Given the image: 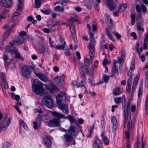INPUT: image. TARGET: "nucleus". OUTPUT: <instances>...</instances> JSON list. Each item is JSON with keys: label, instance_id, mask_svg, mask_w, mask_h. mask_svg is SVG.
<instances>
[{"label": "nucleus", "instance_id": "f257e3e1", "mask_svg": "<svg viewBox=\"0 0 148 148\" xmlns=\"http://www.w3.org/2000/svg\"><path fill=\"white\" fill-rule=\"evenodd\" d=\"M53 116H57V117L54 118L53 119L50 121L48 123V125L50 127H56L59 126L60 123V119L65 118L64 114L55 111L52 112Z\"/></svg>", "mask_w": 148, "mask_h": 148}, {"label": "nucleus", "instance_id": "f03ea898", "mask_svg": "<svg viewBox=\"0 0 148 148\" xmlns=\"http://www.w3.org/2000/svg\"><path fill=\"white\" fill-rule=\"evenodd\" d=\"M141 2V0H135V3L136 4L135 8L137 12V16L139 19L141 20V22H143V20L142 16L143 12L145 13L147 10V9L146 6L143 4H141L140 5L139 4H140Z\"/></svg>", "mask_w": 148, "mask_h": 148}, {"label": "nucleus", "instance_id": "7ed1b4c3", "mask_svg": "<svg viewBox=\"0 0 148 148\" xmlns=\"http://www.w3.org/2000/svg\"><path fill=\"white\" fill-rule=\"evenodd\" d=\"M33 91L36 94H41L43 93V88L42 84L38 79L34 80L32 85Z\"/></svg>", "mask_w": 148, "mask_h": 148}, {"label": "nucleus", "instance_id": "20e7f679", "mask_svg": "<svg viewBox=\"0 0 148 148\" xmlns=\"http://www.w3.org/2000/svg\"><path fill=\"white\" fill-rule=\"evenodd\" d=\"M36 49L37 52L40 54H43L45 52L47 53V55H50L49 51L47 46L41 40L38 43Z\"/></svg>", "mask_w": 148, "mask_h": 148}, {"label": "nucleus", "instance_id": "39448f33", "mask_svg": "<svg viewBox=\"0 0 148 148\" xmlns=\"http://www.w3.org/2000/svg\"><path fill=\"white\" fill-rule=\"evenodd\" d=\"M130 101L127 102L126 109L127 113L126 115V124H127L128 130H130L132 128V124L131 120V112L130 110Z\"/></svg>", "mask_w": 148, "mask_h": 148}, {"label": "nucleus", "instance_id": "423d86ee", "mask_svg": "<svg viewBox=\"0 0 148 148\" xmlns=\"http://www.w3.org/2000/svg\"><path fill=\"white\" fill-rule=\"evenodd\" d=\"M42 102L44 105L49 108H52L53 106L52 100L50 95L45 96L42 99Z\"/></svg>", "mask_w": 148, "mask_h": 148}, {"label": "nucleus", "instance_id": "0eeeda50", "mask_svg": "<svg viewBox=\"0 0 148 148\" xmlns=\"http://www.w3.org/2000/svg\"><path fill=\"white\" fill-rule=\"evenodd\" d=\"M7 118V116L4 118V120L0 122V133L2 130H6L7 128L10 125L12 118H10L7 120L6 123H5V121Z\"/></svg>", "mask_w": 148, "mask_h": 148}, {"label": "nucleus", "instance_id": "6e6552de", "mask_svg": "<svg viewBox=\"0 0 148 148\" xmlns=\"http://www.w3.org/2000/svg\"><path fill=\"white\" fill-rule=\"evenodd\" d=\"M34 69V67L32 66L25 65L21 69V72L23 75L27 77L31 73V70Z\"/></svg>", "mask_w": 148, "mask_h": 148}, {"label": "nucleus", "instance_id": "1a4fd4ad", "mask_svg": "<svg viewBox=\"0 0 148 148\" xmlns=\"http://www.w3.org/2000/svg\"><path fill=\"white\" fill-rule=\"evenodd\" d=\"M5 52L8 53H10L12 55L15 56H20L21 54L18 50L16 48L12 49L9 46H7L5 48Z\"/></svg>", "mask_w": 148, "mask_h": 148}, {"label": "nucleus", "instance_id": "9d476101", "mask_svg": "<svg viewBox=\"0 0 148 148\" xmlns=\"http://www.w3.org/2000/svg\"><path fill=\"white\" fill-rule=\"evenodd\" d=\"M23 0H18L17 9L12 17L13 18H14L16 16H18L21 13L22 10V7L23 5Z\"/></svg>", "mask_w": 148, "mask_h": 148}, {"label": "nucleus", "instance_id": "9b49d317", "mask_svg": "<svg viewBox=\"0 0 148 148\" xmlns=\"http://www.w3.org/2000/svg\"><path fill=\"white\" fill-rule=\"evenodd\" d=\"M71 135L68 134H66L64 135V138L67 143L66 144L68 145H69L72 142L73 143L72 144L74 145L75 144V140Z\"/></svg>", "mask_w": 148, "mask_h": 148}, {"label": "nucleus", "instance_id": "f8f14e48", "mask_svg": "<svg viewBox=\"0 0 148 148\" xmlns=\"http://www.w3.org/2000/svg\"><path fill=\"white\" fill-rule=\"evenodd\" d=\"M104 15L106 21L107 26L110 28H111V29H113V31H114V28L112 26L113 24L112 20L110 17V16L107 13L105 14Z\"/></svg>", "mask_w": 148, "mask_h": 148}, {"label": "nucleus", "instance_id": "ddd939ff", "mask_svg": "<svg viewBox=\"0 0 148 148\" xmlns=\"http://www.w3.org/2000/svg\"><path fill=\"white\" fill-rule=\"evenodd\" d=\"M24 40V39L23 37L21 36L17 38L14 40L12 42H10V44L11 47L13 46L14 45H19L22 44Z\"/></svg>", "mask_w": 148, "mask_h": 148}, {"label": "nucleus", "instance_id": "4468645a", "mask_svg": "<svg viewBox=\"0 0 148 148\" xmlns=\"http://www.w3.org/2000/svg\"><path fill=\"white\" fill-rule=\"evenodd\" d=\"M111 122L112 125V131L115 133L118 127V123L116 118L115 116H112Z\"/></svg>", "mask_w": 148, "mask_h": 148}, {"label": "nucleus", "instance_id": "2eb2a0df", "mask_svg": "<svg viewBox=\"0 0 148 148\" xmlns=\"http://www.w3.org/2000/svg\"><path fill=\"white\" fill-rule=\"evenodd\" d=\"M58 106L59 108L65 114H67L69 112V110L67 105L65 104L60 103L59 104Z\"/></svg>", "mask_w": 148, "mask_h": 148}, {"label": "nucleus", "instance_id": "dca6fc26", "mask_svg": "<svg viewBox=\"0 0 148 148\" xmlns=\"http://www.w3.org/2000/svg\"><path fill=\"white\" fill-rule=\"evenodd\" d=\"M0 75L4 87L6 89H8V86L7 82L6 76L5 74L3 73L0 72Z\"/></svg>", "mask_w": 148, "mask_h": 148}, {"label": "nucleus", "instance_id": "f3484780", "mask_svg": "<svg viewBox=\"0 0 148 148\" xmlns=\"http://www.w3.org/2000/svg\"><path fill=\"white\" fill-rule=\"evenodd\" d=\"M66 96L65 93L64 92H60L56 97V99L57 101L61 102L63 99H65Z\"/></svg>", "mask_w": 148, "mask_h": 148}, {"label": "nucleus", "instance_id": "a211bd4d", "mask_svg": "<svg viewBox=\"0 0 148 148\" xmlns=\"http://www.w3.org/2000/svg\"><path fill=\"white\" fill-rule=\"evenodd\" d=\"M70 30L71 33L74 41L77 42V39L76 33L74 27L73 25H71L70 26Z\"/></svg>", "mask_w": 148, "mask_h": 148}, {"label": "nucleus", "instance_id": "6ab92c4d", "mask_svg": "<svg viewBox=\"0 0 148 148\" xmlns=\"http://www.w3.org/2000/svg\"><path fill=\"white\" fill-rule=\"evenodd\" d=\"M102 144L101 142L98 138H96L94 140L93 147V148H102Z\"/></svg>", "mask_w": 148, "mask_h": 148}, {"label": "nucleus", "instance_id": "aec40b11", "mask_svg": "<svg viewBox=\"0 0 148 148\" xmlns=\"http://www.w3.org/2000/svg\"><path fill=\"white\" fill-rule=\"evenodd\" d=\"M12 3V0H1L0 1L1 5L5 7H10Z\"/></svg>", "mask_w": 148, "mask_h": 148}, {"label": "nucleus", "instance_id": "412c9836", "mask_svg": "<svg viewBox=\"0 0 148 148\" xmlns=\"http://www.w3.org/2000/svg\"><path fill=\"white\" fill-rule=\"evenodd\" d=\"M48 88L51 92L54 93L59 91L58 88L55 85L53 84H50L48 86Z\"/></svg>", "mask_w": 148, "mask_h": 148}, {"label": "nucleus", "instance_id": "4be33fe9", "mask_svg": "<svg viewBox=\"0 0 148 148\" xmlns=\"http://www.w3.org/2000/svg\"><path fill=\"white\" fill-rule=\"evenodd\" d=\"M106 4L109 8V10L111 11L113 10L116 7L114 4V1L113 0H106Z\"/></svg>", "mask_w": 148, "mask_h": 148}, {"label": "nucleus", "instance_id": "5701e85b", "mask_svg": "<svg viewBox=\"0 0 148 148\" xmlns=\"http://www.w3.org/2000/svg\"><path fill=\"white\" fill-rule=\"evenodd\" d=\"M126 106L125 103H122V110L124 117V128L126 126V113H127L126 109Z\"/></svg>", "mask_w": 148, "mask_h": 148}, {"label": "nucleus", "instance_id": "b1692460", "mask_svg": "<svg viewBox=\"0 0 148 148\" xmlns=\"http://www.w3.org/2000/svg\"><path fill=\"white\" fill-rule=\"evenodd\" d=\"M33 123L34 124V129L35 130L38 129L40 127L41 123L40 118H37L36 121L33 122Z\"/></svg>", "mask_w": 148, "mask_h": 148}, {"label": "nucleus", "instance_id": "393cba45", "mask_svg": "<svg viewBox=\"0 0 148 148\" xmlns=\"http://www.w3.org/2000/svg\"><path fill=\"white\" fill-rule=\"evenodd\" d=\"M76 127L71 126L68 130L67 132L72 136H76L77 135L78 132V131H76Z\"/></svg>", "mask_w": 148, "mask_h": 148}, {"label": "nucleus", "instance_id": "a878e982", "mask_svg": "<svg viewBox=\"0 0 148 148\" xmlns=\"http://www.w3.org/2000/svg\"><path fill=\"white\" fill-rule=\"evenodd\" d=\"M34 73L36 76L42 81L46 82L47 81V77L44 74L36 73L35 71L34 72Z\"/></svg>", "mask_w": 148, "mask_h": 148}, {"label": "nucleus", "instance_id": "bb28decb", "mask_svg": "<svg viewBox=\"0 0 148 148\" xmlns=\"http://www.w3.org/2000/svg\"><path fill=\"white\" fill-rule=\"evenodd\" d=\"M118 64V62L117 60H114L113 62V66L112 69L111 71L114 73H116L118 75H119L118 71V65L116 64Z\"/></svg>", "mask_w": 148, "mask_h": 148}, {"label": "nucleus", "instance_id": "cd10ccee", "mask_svg": "<svg viewBox=\"0 0 148 148\" xmlns=\"http://www.w3.org/2000/svg\"><path fill=\"white\" fill-rule=\"evenodd\" d=\"M123 91V88H116L112 91L113 95L114 96L118 95L122 93Z\"/></svg>", "mask_w": 148, "mask_h": 148}, {"label": "nucleus", "instance_id": "c85d7f7f", "mask_svg": "<svg viewBox=\"0 0 148 148\" xmlns=\"http://www.w3.org/2000/svg\"><path fill=\"white\" fill-rule=\"evenodd\" d=\"M43 140L45 145L47 147H50L51 145L50 139L47 136H46L44 138Z\"/></svg>", "mask_w": 148, "mask_h": 148}, {"label": "nucleus", "instance_id": "c756f323", "mask_svg": "<svg viewBox=\"0 0 148 148\" xmlns=\"http://www.w3.org/2000/svg\"><path fill=\"white\" fill-rule=\"evenodd\" d=\"M83 81H81V83L77 82L76 81H72L71 84L74 87L76 88H79L84 86V84H83Z\"/></svg>", "mask_w": 148, "mask_h": 148}, {"label": "nucleus", "instance_id": "7c9ffc66", "mask_svg": "<svg viewBox=\"0 0 148 148\" xmlns=\"http://www.w3.org/2000/svg\"><path fill=\"white\" fill-rule=\"evenodd\" d=\"M46 0H35V6L34 7V8H39L41 5Z\"/></svg>", "mask_w": 148, "mask_h": 148}, {"label": "nucleus", "instance_id": "2f4dec72", "mask_svg": "<svg viewBox=\"0 0 148 148\" xmlns=\"http://www.w3.org/2000/svg\"><path fill=\"white\" fill-rule=\"evenodd\" d=\"M14 25H15L14 24L12 25V26L9 27V29L4 33L3 38V41H4L7 38L8 36L9 35L10 32Z\"/></svg>", "mask_w": 148, "mask_h": 148}, {"label": "nucleus", "instance_id": "473e14b6", "mask_svg": "<svg viewBox=\"0 0 148 148\" xmlns=\"http://www.w3.org/2000/svg\"><path fill=\"white\" fill-rule=\"evenodd\" d=\"M57 23H55V24L51 25L48 24L47 26L50 28L51 30L53 32L55 31L58 29V27L57 26Z\"/></svg>", "mask_w": 148, "mask_h": 148}, {"label": "nucleus", "instance_id": "72a5a7b5", "mask_svg": "<svg viewBox=\"0 0 148 148\" xmlns=\"http://www.w3.org/2000/svg\"><path fill=\"white\" fill-rule=\"evenodd\" d=\"M148 42V35L146 36L144 42L143 48L144 49H147V43Z\"/></svg>", "mask_w": 148, "mask_h": 148}, {"label": "nucleus", "instance_id": "f704fd0d", "mask_svg": "<svg viewBox=\"0 0 148 148\" xmlns=\"http://www.w3.org/2000/svg\"><path fill=\"white\" fill-rule=\"evenodd\" d=\"M55 81L57 84H59L63 82V79L60 76H57L55 78Z\"/></svg>", "mask_w": 148, "mask_h": 148}, {"label": "nucleus", "instance_id": "c9c22d12", "mask_svg": "<svg viewBox=\"0 0 148 148\" xmlns=\"http://www.w3.org/2000/svg\"><path fill=\"white\" fill-rule=\"evenodd\" d=\"M132 82V81H127L126 87V91L128 93L130 91Z\"/></svg>", "mask_w": 148, "mask_h": 148}, {"label": "nucleus", "instance_id": "e433bc0d", "mask_svg": "<svg viewBox=\"0 0 148 148\" xmlns=\"http://www.w3.org/2000/svg\"><path fill=\"white\" fill-rule=\"evenodd\" d=\"M82 65L81 66L80 68L81 69H80V73L81 75V76L82 77L83 79V80L82 81H83V82H85V75L84 73V70H81V69H83V66H82V64H81Z\"/></svg>", "mask_w": 148, "mask_h": 148}, {"label": "nucleus", "instance_id": "4c0bfd02", "mask_svg": "<svg viewBox=\"0 0 148 148\" xmlns=\"http://www.w3.org/2000/svg\"><path fill=\"white\" fill-rule=\"evenodd\" d=\"M134 61L135 58H134L132 61L129 70L134 71L135 69Z\"/></svg>", "mask_w": 148, "mask_h": 148}, {"label": "nucleus", "instance_id": "58836bf2", "mask_svg": "<svg viewBox=\"0 0 148 148\" xmlns=\"http://www.w3.org/2000/svg\"><path fill=\"white\" fill-rule=\"evenodd\" d=\"M106 33L109 38L113 41H114V38L110 32L107 29H106Z\"/></svg>", "mask_w": 148, "mask_h": 148}, {"label": "nucleus", "instance_id": "ea45409f", "mask_svg": "<svg viewBox=\"0 0 148 148\" xmlns=\"http://www.w3.org/2000/svg\"><path fill=\"white\" fill-rule=\"evenodd\" d=\"M133 71L129 70L127 73V75L130 77L129 78L128 80V81H132V76L133 75V74L132 73V72Z\"/></svg>", "mask_w": 148, "mask_h": 148}, {"label": "nucleus", "instance_id": "a19ab883", "mask_svg": "<svg viewBox=\"0 0 148 148\" xmlns=\"http://www.w3.org/2000/svg\"><path fill=\"white\" fill-rule=\"evenodd\" d=\"M65 118H66V119H69V121H70L71 124H72L73 122H75L76 123H77V120L75 119L73 117L71 116H67L66 117H65Z\"/></svg>", "mask_w": 148, "mask_h": 148}, {"label": "nucleus", "instance_id": "79ce46f5", "mask_svg": "<svg viewBox=\"0 0 148 148\" xmlns=\"http://www.w3.org/2000/svg\"><path fill=\"white\" fill-rule=\"evenodd\" d=\"M64 7H61L59 5H58L54 8V10L55 11L62 12L64 11Z\"/></svg>", "mask_w": 148, "mask_h": 148}, {"label": "nucleus", "instance_id": "37998d69", "mask_svg": "<svg viewBox=\"0 0 148 148\" xmlns=\"http://www.w3.org/2000/svg\"><path fill=\"white\" fill-rule=\"evenodd\" d=\"M66 47L65 45H56L55 46V48L57 50H61L63 49L66 48Z\"/></svg>", "mask_w": 148, "mask_h": 148}, {"label": "nucleus", "instance_id": "c03bdc74", "mask_svg": "<svg viewBox=\"0 0 148 148\" xmlns=\"http://www.w3.org/2000/svg\"><path fill=\"white\" fill-rule=\"evenodd\" d=\"M112 75L111 76H108L106 74H104L103 76V78L104 82L106 83H107L108 82L109 77H112Z\"/></svg>", "mask_w": 148, "mask_h": 148}, {"label": "nucleus", "instance_id": "a18cd8bd", "mask_svg": "<svg viewBox=\"0 0 148 148\" xmlns=\"http://www.w3.org/2000/svg\"><path fill=\"white\" fill-rule=\"evenodd\" d=\"M11 95L12 97L14 98L16 101H18L20 98V97L19 95H16L14 93H11Z\"/></svg>", "mask_w": 148, "mask_h": 148}, {"label": "nucleus", "instance_id": "49530a36", "mask_svg": "<svg viewBox=\"0 0 148 148\" xmlns=\"http://www.w3.org/2000/svg\"><path fill=\"white\" fill-rule=\"evenodd\" d=\"M118 60H117L118 62V64L119 63V64L122 63H123L124 61L125 57L124 56H121L120 57L118 58Z\"/></svg>", "mask_w": 148, "mask_h": 148}, {"label": "nucleus", "instance_id": "de8ad7c7", "mask_svg": "<svg viewBox=\"0 0 148 148\" xmlns=\"http://www.w3.org/2000/svg\"><path fill=\"white\" fill-rule=\"evenodd\" d=\"M102 139L104 142V144L105 145H107L109 144V140L107 136L103 137Z\"/></svg>", "mask_w": 148, "mask_h": 148}, {"label": "nucleus", "instance_id": "09e8293b", "mask_svg": "<svg viewBox=\"0 0 148 148\" xmlns=\"http://www.w3.org/2000/svg\"><path fill=\"white\" fill-rule=\"evenodd\" d=\"M95 43L96 42L95 40H92V41L90 40V42L89 43V48H94Z\"/></svg>", "mask_w": 148, "mask_h": 148}, {"label": "nucleus", "instance_id": "8fccbe9b", "mask_svg": "<svg viewBox=\"0 0 148 148\" xmlns=\"http://www.w3.org/2000/svg\"><path fill=\"white\" fill-rule=\"evenodd\" d=\"M84 65L85 67H89L90 65L89 60L88 58H85L84 59Z\"/></svg>", "mask_w": 148, "mask_h": 148}, {"label": "nucleus", "instance_id": "3c124183", "mask_svg": "<svg viewBox=\"0 0 148 148\" xmlns=\"http://www.w3.org/2000/svg\"><path fill=\"white\" fill-rule=\"evenodd\" d=\"M139 19L140 20V24H141V23H143V22H141V20H140V19ZM137 28L138 31H141L142 32H143L144 31V28L141 27L140 24H139L137 25Z\"/></svg>", "mask_w": 148, "mask_h": 148}, {"label": "nucleus", "instance_id": "603ef678", "mask_svg": "<svg viewBox=\"0 0 148 148\" xmlns=\"http://www.w3.org/2000/svg\"><path fill=\"white\" fill-rule=\"evenodd\" d=\"M122 98L121 97L115 98L114 99L115 102L117 104H119L121 102Z\"/></svg>", "mask_w": 148, "mask_h": 148}, {"label": "nucleus", "instance_id": "864d4df0", "mask_svg": "<svg viewBox=\"0 0 148 148\" xmlns=\"http://www.w3.org/2000/svg\"><path fill=\"white\" fill-rule=\"evenodd\" d=\"M40 118V119L42 120L43 121H45L49 119V116L47 115H42L41 116L38 117Z\"/></svg>", "mask_w": 148, "mask_h": 148}, {"label": "nucleus", "instance_id": "5fc2aeb1", "mask_svg": "<svg viewBox=\"0 0 148 148\" xmlns=\"http://www.w3.org/2000/svg\"><path fill=\"white\" fill-rule=\"evenodd\" d=\"M41 11L43 14H48L50 13L51 10L49 9H47L45 10H43L41 9Z\"/></svg>", "mask_w": 148, "mask_h": 148}, {"label": "nucleus", "instance_id": "6e6d98bb", "mask_svg": "<svg viewBox=\"0 0 148 148\" xmlns=\"http://www.w3.org/2000/svg\"><path fill=\"white\" fill-rule=\"evenodd\" d=\"M110 63V62L106 58L104 59L103 60L102 62L104 66H106V65L107 64H109Z\"/></svg>", "mask_w": 148, "mask_h": 148}, {"label": "nucleus", "instance_id": "4d7b16f0", "mask_svg": "<svg viewBox=\"0 0 148 148\" xmlns=\"http://www.w3.org/2000/svg\"><path fill=\"white\" fill-rule=\"evenodd\" d=\"M14 58L18 61H23L24 60V58L22 56H15Z\"/></svg>", "mask_w": 148, "mask_h": 148}, {"label": "nucleus", "instance_id": "13d9d810", "mask_svg": "<svg viewBox=\"0 0 148 148\" xmlns=\"http://www.w3.org/2000/svg\"><path fill=\"white\" fill-rule=\"evenodd\" d=\"M6 12L5 10H3L1 14L0 15V21L2 18H5V14Z\"/></svg>", "mask_w": 148, "mask_h": 148}, {"label": "nucleus", "instance_id": "bf43d9fd", "mask_svg": "<svg viewBox=\"0 0 148 148\" xmlns=\"http://www.w3.org/2000/svg\"><path fill=\"white\" fill-rule=\"evenodd\" d=\"M89 34L90 40V41L95 40L94 37V34L91 32H89Z\"/></svg>", "mask_w": 148, "mask_h": 148}, {"label": "nucleus", "instance_id": "052dcab7", "mask_svg": "<svg viewBox=\"0 0 148 148\" xmlns=\"http://www.w3.org/2000/svg\"><path fill=\"white\" fill-rule=\"evenodd\" d=\"M60 42L61 44L62 45H65L66 47H67V45L66 44V42L64 41V38L62 37H60Z\"/></svg>", "mask_w": 148, "mask_h": 148}, {"label": "nucleus", "instance_id": "680f3d73", "mask_svg": "<svg viewBox=\"0 0 148 148\" xmlns=\"http://www.w3.org/2000/svg\"><path fill=\"white\" fill-rule=\"evenodd\" d=\"M145 74L146 75V79L145 80V85L146 86H148V71H146Z\"/></svg>", "mask_w": 148, "mask_h": 148}, {"label": "nucleus", "instance_id": "e2e57ef3", "mask_svg": "<svg viewBox=\"0 0 148 148\" xmlns=\"http://www.w3.org/2000/svg\"><path fill=\"white\" fill-rule=\"evenodd\" d=\"M143 89V82H141L140 84L139 85V89L138 91V94H142V93L141 92V90Z\"/></svg>", "mask_w": 148, "mask_h": 148}, {"label": "nucleus", "instance_id": "0e129e2a", "mask_svg": "<svg viewBox=\"0 0 148 148\" xmlns=\"http://www.w3.org/2000/svg\"><path fill=\"white\" fill-rule=\"evenodd\" d=\"M141 99L139 96V94H138V97L137 101V107L139 108L140 106L141 103Z\"/></svg>", "mask_w": 148, "mask_h": 148}, {"label": "nucleus", "instance_id": "69168bd1", "mask_svg": "<svg viewBox=\"0 0 148 148\" xmlns=\"http://www.w3.org/2000/svg\"><path fill=\"white\" fill-rule=\"evenodd\" d=\"M143 48L142 47H141V48L140 49L138 47H136V51L138 53V54L139 55H140L141 52H142V51H143Z\"/></svg>", "mask_w": 148, "mask_h": 148}, {"label": "nucleus", "instance_id": "338daca9", "mask_svg": "<svg viewBox=\"0 0 148 148\" xmlns=\"http://www.w3.org/2000/svg\"><path fill=\"white\" fill-rule=\"evenodd\" d=\"M20 121L21 124L23 125V127L25 129H27L28 127L25 123L22 120H20Z\"/></svg>", "mask_w": 148, "mask_h": 148}, {"label": "nucleus", "instance_id": "774afa93", "mask_svg": "<svg viewBox=\"0 0 148 148\" xmlns=\"http://www.w3.org/2000/svg\"><path fill=\"white\" fill-rule=\"evenodd\" d=\"M65 54L67 56L70 55V53L69 49H63Z\"/></svg>", "mask_w": 148, "mask_h": 148}]
</instances>
